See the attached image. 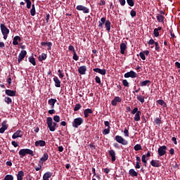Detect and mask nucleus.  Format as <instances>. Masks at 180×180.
<instances>
[{"instance_id":"obj_1","label":"nucleus","mask_w":180,"mask_h":180,"mask_svg":"<svg viewBox=\"0 0 180 180\" xmlns=\"http://www.w3.org/2000/svg\"><path fill=\"white\" fill-rule=\"evenodd\" d=\"M105 24L106 30L108 32H110L111 30V25L112 23L110 22V21L109 20H106L105 17H102V18L101 19L100 21H98V27L99 28H103V25Z\"/></svg>"},{"instance_id":"obj_2","label":"nucleus","mask_w":180,"mask_h":180,"mask_svg":"<svg viewBox=\"0 0 180 180\" xmlns=\"http://www.w3.org/2000/svg\"><path fill=\"white\" fill-rule=\"evenodd\" d=\"M49 158V155L47 153H44L42 158L39 160L38 166H34V168L35 169V171L39 172L41 171L42 169V167L44 165V162H46V161Z\"/></svg>"},{"instance_id":"obj_3","label":"nucleus","mask_w":180,"mask_h":180,"mask_svg":"<svg viewBox=\"0 0 180 180\" xmlns=\"http://www.w3.org/2000/svg\"><path fill=\"white\" fill-rule=\"evenodd\" d=\"M19 155L20 158H23V157L26 156V155H30L32 157L34 155L33 150H31V149L29 148L20 149L19 151Z\"/></svg>"},{"instance_id":"obj_4","label":"nucleus","mask_w":180,"mask_h":180,"mask_svg":"<svg viewBox=\"0 0 180 180\" xmlns=\"http://www.w3.org/2000/svg\"><path fill=\"white\" fill-rule=\"evenodd\" d=\"M84 122V120L82 117H77L74 119L72 125L73 128L77 129L80 125H82Z\"/></svg>"},{"instance_id":"obj_5","label":"nucleus","mask_w":180,"mask_h":180,"mask_svg":"<svg viewBox=\"0 0 180 180\" xmlns=\"http://www.w3.org/2000/svg\"><path fill=\"white\" fill-rule=\"evenodd\" d=\"M46 124L48 125V128L51 131V132H54V131L56 130V128H54L53 127V118L51 117H47L46 119Z\"/></svg>"},{"instance_id":"obj_6","label":"nucleus","mask_w":180,"mask_h":180,"mask_svg":"<svg viewBox=\"0 0 180 180\" xmlns=\"http://www.w3.org/2000/svg\"><path fill=\"white\" fill-rule=\"evenodd\" d=\"M115 139L117 143H121L122 146H127L129 143L128 141L123 139L122 136L117 135Z\"/></svg>"},{"instance_id":"obj_7","label":"nucleus","mask_w":180,"mask_h":180,"mask_svg":"<svg viewBox=\"0 0 180 180\" xmlns=\"http://www.w3.org/2000/svg\"><path fill=\"white\" fill-rule=\"evenodd\" d=\"M27 51L26 50H22L18 55V62L19 64L22 62V60L26 57L27 56Z\"/></svg>"},{"instance_id":"obj_8","label":"nucleus","mask_w":180,"mask_h":180,"mask_svg":"<svg viewBox=\"0 0 180 180\" xmlns=\"http://www.w3.org/2000/svg\"><path fill=\"white\" fill-rule=\"evenodd\" d=\"M167 150V147L165 146V145H163V146H160L158 148V155L159 156H163L166 154Z\"/></svg>"},{"instance_id":"obj_9","label":"nucleus","mask_w":180,"mask_h":180,"mask_svg":"<svg viewBox=\"0 0 180 180\" xmlns=\"http://www.w3.org/2000/svg\"><path fill=\"white\" fill-rule=\"evenodd\" d=\"M137 72L133 71V70H131L130 72H126V74L124 75V77L125 78H136L137 77Z\"/></svg>"},{"instance_id":"obj_10","label":"nucleus","mask_w":180,"mask_h":180,"mask_svg":"<svg viewBox=\"0 0 180 180\" xmlns=\"http://www.w3.org/2000/svg\"><path fill=\"white\" fill-rule=\"evenodd\" d=\"M76 9L77 11H82L84 13H90V11H89V8L86 7V6H84L81 4H79V6H77Z\"/></svg>"},{"instance_id":"obj_11","label":"nucleus","mask_w":180,"mask_h":180,"mask_svg":"<svg viewBox=\"0 0 180 180\" xmlns=\"http://www.w3.org/2000/svg\"><path fill=\"white\" fill-rule=\"evenodd\" d=\"M34 146L35 147H44L46 146V143L44 140H38L34 143Z\"/></svg>"},{"instance_id":"obj_12","label":"nucleus","mask_w":180,"mask_h":180,"mask_svg":"<svg viewBox=\"0 0 180 180\" xmlns=\"http://www.w3.org/2000/svg\"><path fill=\"white\" fill-rule=\"evenodd\" d=\"M23 136V133L21 130H17L13 134L12 138L13 139H18V138H22Z\"/></svg>"},{"instance_id":"obj_13","label":"nucleus","mask_w":180,"mask_h":180,"mask_svg":"<svg viewBox=\"0 0 180 180\" xmlns=\"http://www.w3.org/2000/svg\"><path fill=\"white\" fill-rule=\"evenodd\" d=\"M122 101V98L119 96H115L113 100L111 101V104L112 106H117V103H121Z\"/></svg>"},{"instance_id":"obj_14","label":"nucleus","mask_w":180,"mask_h":180,"mask_svg":"<svg viewBox=\"0 0 180 180\" xmlns=\"http://www.w3.org/2000/svg\"><path fill=\"white\" fill-rule=\"evenodd\" d=\"M1 27V34H9L10 30L9 29H8V27H6V25H5L4 24H1L0 25Z\"/></svg>"},{"instance_id":"obj_15","label":"nucleus","mask_w":180,"mask_h":180,"mask_svg":"<svg viewBox=\"0 0 180 180\" xmlns=\"http://www.w3.org/2000/svg\"><path fill=\"white\" fill-rule=\"evenodd\" d=\"M8 125H7V122L4 121L1 123V127L0 128V133L4 134L6 129H8Z\"/></svg>"},{"instance_id":"obj_16","label":"nucleus","mask_w":180,"mask_h":180,"mask_svg":"<svg viewBox=\"0 0 180 180\" xmlns=\"http://www.w3.org/2000/svg\"><path fill=\"white\" fill-rule=\"evenodd\" d=\"M94 72H96V73H99L102 75H106V70L105 69H100L99 68H96L95 69L93 70Z\"/></svg>"},{"instance_id":"obj_17","label":"nucleus","mask_w":180,"mask_h":180,"mask_svg":"<svg viewBox=\"0 0 180 180\" xmlns=\"http://www.w3.org/2000/svg\"><path fill=\"white\" fill-rule=\"evenodd\" d=\"M53 82H55V86L60 88L61 87V81L58 79V77L55 76L53 78Z\"/></svg>"},{"instance_id":"obj_18","label":"nucleus","mask_w":180,"mask_h":180,"mask_svg":"<svg viewBox=\"0 0 180 180\" xmlns=\"http://www.w3.org/2000/svg\"><path fill=\"white\" fill-rule=\"evenodd\" d=\"M108 153H109V155L111 157L112 162H115V161L116 160L115 150H113V149H111L110 150L108 151Z\"/></svg>"},{"instance_id":"obj_19","label":"nucleus","mask_w":180,"mask_h":180,"mask_svg":"<svg viewBox=\"0 0 180 180\" xmlns=\"http://www.w3.org/2000/svg\"><path fill=\"white\" fill-rule=\"evenodd\" d=\"M120 53L122 54H124L126 49H127V46L126 45V44H124V42H122V44H120Z\"/></svg>"},{"instance_id":"obj_20","label":"nucleus","mask_w":180,"mask_h":180,"mask_svg":"<svg viewBox=\"0 0 180 180\" xmlns=\"http://www.w3.org/2000/svg\"><path fill=\"white\" fill-rule=\"evenodd\" d=\"M78 72L80 74V75H85L86 72V65H82V66H80L78 69Z\"/></svg>"},{"instance_id":"obj_21","label":"nucleus","mask_w":180,"mask_h":180,"mask_svg":"<svg viewBox=\"0 0 180 180\" xmlns=\"http://www.w3.org/2000/svg\"><path fill=\"white\" fill-rule=\"evenodd\" d=\"M156 19L158 22L165 23V17L164 15H162L161 14H157Z\"/></svg>"},{"instance_id":"obj_22","label":"nucleus","mask_w":180,"mask_h":180,"mask_svg":"<svg viewBox=\"0 0 180 180\" xmlns=\"http://www.w3.org/2000/svg\"><path fill=\"white\" fill-rule=\"evenodd\" d=\"M55 103H57L56 98H49L48 100V104L50 105L52 109L54 108Z\"/></svg>"},{"instance_id":"obj_23","label":"nucleus","mask_w":180,"mask_h":180,"mask_svg":"<svg viewBox=\"0 0 180 180\" xmlns=\"http://www.w3.org/2000/svg\"><path fill=\"white\" fill-rule=\"evenodd\" d=\"M6 94L8 96H16V91H11V89H6Z\"/></svg>"},{"instance_id":"obj_24","label":"nucleus","mask_w":180,"mask_h":180,"mask_svg":"<svg viewBox=\"0 0 180 180\" xmlns=\"http://www.w3.org/2000/svg\"><path fill=\"white\" fill-rule=\"evenodd\" d=\"M25 176L24 171L20 170L17 174V180H23V176Z\"/></svg>"},{"instance_id":"obj_25","label":"nucleus","mask_w":180,"mask_h":180,"mask_svg":"<svg viewBox=\"0 0 180 180\" xmlns=\"http://www.w3.org/2000/svg\"><path fill=\"white\" fill-rule=\"evenodd\" d=\"M20 41H21V37H19V36H15V37H13V45H18L19 42H20Z\"/></svg>"},{"instance_id":"obj_26","label":"nucleus","mask_w":180,"mask_h":180,"mask_svg":"<svg viewBox=\"0 0 180 180\" xmlns=\"http://www.w3.org/2000/svg\"><path fill=\"white\" fill-rule=\"evenodd\" d=\"M41 46H46V45H47L48 50H51V46H53V44L51 41H49V42L42 41V42H41Z\"/></svg>"},{"instance_id":"obj_27","label":"nucleus","mask_w":180,"mask_h":180,"mask_svg":"<svg viewBox=\"0 0 180 180\" xmlns=\"http://www.w3.org/2000/svg\"><path fill=\"white\" fill-rule=\"evenodd\" d=\"M151 84V81L150 80H145V81H141V82H140V86H149Z\"/></svg>"},{"instance_id":"obj_28","label":"nucleus","mask_w":180,"mask_h":180,"mask_svg":"<svg viewBox=\"0 0 180 180\" xmlns=\"http://www.w3.org/2000/svg\"><path fill=\"white\" fill-rule=\"evenodd\" d=\"M136 164L135 165V168L136 169H140L141 168V158L139 156H136Z\"/></svg>"},{"instance_id":"obj_29","label":"nucleus","mask_w":180,"mask_h":180,"mask_svg":"<svg viewBox=\"0 0 180 180\" xmlns=\"http://www.w3.org/2000/svg\"><path fill=\"white\" fill-rule=\"evenodd\" d=\"M94 111L91 109L87 108L84 110V117H88L90 114L93 113Z\"/></svg>"},{"instance_id":"obj_30","label":"nucleus","mask_w":180,"mask_h":180,"mask_svg":"<svg viewBox=\"0 0 180 180\" xmlns=\"http://www.w3.org/2000/svg\"><path fill=\"white\" fill-rule=\"evenodd\" d=\"M47 58V54L43 53L41 55H39V56L38 57V60L41 62L43 60H46Z\"/></svg>"},{"instance_id":"obj_31","label":"nucleus","mask_w":180,"mask_h":180,"mask_svg":"<svg viewBox=\"0 0 180 180\" xmlns=\"http://www.w3.org/2000/svg\"><path fill=\"white\" fill-rule=\"evenodd\" d=\"M30 15L32 17L35 16L36 15V8L34 4H32V8L30 9Z\"/></svg>"},{"instance_id":"obj_32","label":"nucleus","mask_w":180,"mask_h":180,"mask_svg":"<svg viewBox=\"0 0 180 180\" xmlns=\"http://www.w3.org/2000/svg\"><path fill=\"white\" fill-rule=\"evenodd\" d=\"M53 175V173H51L49 172L45 173L43 176L44 180H49V178H51Z\"/></svg>"},{"instance_id":"obj_33","label":"nucleus","mask_w":180,"mask_h":180,"mask_svg":"<svg viewBox=\"0 0 180 180\" xmlns=\"http://www.w3.org/2000/svg\"><path fill=\"white\" fill-rule=\"evenodd\" d=\"M150 164H151L152 167H160V164L159 163L158 160H152V161L150 162Z\"/></svg>"},{"instance_id":"obj_34","label":"nucleus","mask_w":180,"mask_h":180,"mask_svg":"<svg viewBox=\"0 0 180 180\" xmlns=\"http://www.w3.org/2000/svg\"><path fill=\"white\" fill-rule=\"evenodd\" d=\"M141 115V111L139 110L137 111V113L135 114L134 117V121H136V122H139L140 121V115Z\"/></svg>"},{"instance_id":"obj_35","label":"nucleus","mask_w":180,"mask_h":180,"mask_svg":"<svg viewBox=\"0 0 180 180\" xmlns=\"http://www.w3.org/2000/svg\"><path fill=\"white\" fill-rule=\"evenodd\" d=\"M157 103H158L159 105H160L163 108H167V103H165V101L164 100H158V101H157Z\"/></svg>"},{"instance_id":"obj_36","label":"nucleus","mask_w":180,"mask_h":180,"mask_svg":"<svg viewBox=\"0 0 180 180\" xmlns=\"http://www.w3.org/2000/svg\"><path fill=\"white\" fill-rule=\"evenodd\" d=\"M129 175L134 177L138 176V173L134 169H131L129 170Z\"/></svg>"},{"instance_id":"obj_37","label":"nucleus","mask_w":180,"mask_h":180,"mask_svg":"<svg viewBox=\"0 0 180 180\" xmlns=\"http://www.w3.org/2000/svg\"><path fill=\"white\" fill-rule=\"evenodd\" d=\"M134 150L135 151H139V150H142V146L141 144H136L134 146Z\"/></svg>"},{"instance_id":"obj_38","label":"nucleus","mask_w":180,"mask_h":180,"mask_svg":"<svg viewBox=\"0 0 180 180\" xmlns=\"http://www.w3.org/2000/svg\"><path fill=\"white\" fill-rule=\"evenodd\" d=\"M4 101L8 105L12 103V99L11 97H8V96L5 97Z\"/></svg>"},{"instance_id":"obj_39","label":"nucleus","mask_w":180,"mask_h":180,"mask_svg":"<svg viewBox=\"0 0 180 180\" xmlns=\"http://www.w3.org/2000/svg\"><path fill=\"white\" fill-rule=\"evenodd\" d=\"M29 61L31 64H32L34 66L36 65V59L33 57L28 58Z\"/></svg>"},{"instance_id":"obj_40","label":"nucleus","mask_w":180,"mask_h":180,"mask_svg":"<svg viewBox=\"0 0 180 180\" xmlns=\"http://www.w3.org/2000/svg\"><path fill=\"white\" fill-rule=\"evenodd\" d=\"M4 180H14V177L12 174H7Z\"/></svg>"},{"instance_id":"obj_41","label":"nucleus","mask_w":180,"mask_h":180,"mask_svg":"<svg viewBox=\"0 0 180 180\" xmlns=\"http://www.w3.org/2000/svg\"><path fill=\"white\" fill-rule=\"evenodd\" d=\"M25 1L27 4V9H30L31 7H32V1H31V0H25Z\"/></svg>"},{"instance_id":"obj_42","label":"nucleus","mask_w":180,"mask_h":180,"mask_svg":"<svg viewBox=\"0 0 180 180\" xmlns=\"http://www.w3.org/2000/svg\"><path fill=\"white\" fill-rule=\"evenodd\" d=\"M82 108V105L78 103L75 107H74V111L77 112L79 111V109Z\"/></svg>"},{"instance_id":"obj_43","label":"nucleus","mask_w":180,"mask_h":180,"mask_svg":"<svg viewBox=\"0 0 180 180\" xmlns=\"http://www.w3.org/2000/svg\"><path fill=\"white\" fill-rule=\"evenodd\" d=\"M53 120L55 121V122H60V115H54L53 117Z\"/></svg>"},{"instance_id":"obj_44","label":"nucleus","mask_w":180,"mask_h":180,"mask_svg":"<svg viewBox=\"0 0 180 180\" xmlns=\"http://www.w3.org/2000/svg\"><path fill=\"white\" fill-rule=\"evenodd\" d=\"M153 35L155 37H156V38L160 36V33L158 32V29H157V28L154 29V30H153Z\"/></svg>"},{"instance_id":"obj_45","label":"nucleus","mask_w":180,"mask_h":180,"mask_svg":"<svg viewBox=\"0 0 180 180\" xmlns=\"http://www.w3.org/2000/svg\"><path fill=\"white\" fill-rule=\"evenodd\" d=\"M79 57L78 56V55L77 54V53L75 52V51L73 52V60L75 61L79 60Z\"/></svg>"},{"instance_id":"obj_46","label":"nucleus","mask_w":180,"mask_h":180,"mask_svg":"<svg viewBox=\"0 0 180 180\" xmlns=\"http://www.w3.org/2000/svg\"><path fill=\"white\" fill-rule=\"evenodd\" d=\"M154 44L155 45V50H156V51L160 52V46H159L158 42V41H155Z\"/></svg>"},{"instance_id":"obj_47","label":"nucleus","mask_w":180,"mask_h":180,"mask_svg":"<svg viewBox=\"0 0 180 180\" xmlns=\"http://www.w3.org/2000/svg\"><path fill=\"white\" fill-rule=\"evenodd\" d=\"M122 84H123L124 86L129 87V83L128 82V81L127 79H123Z\"/></svg>"},{"instance_id":"obj_48","label":"nucleus","mask_w":180,"mask_h":180,"mask_svg":"<svg viewBox=\"0 0 180 180\" xmlns=\"http://www.w3.org/2000/svg\"><path fill=\"white\" fill-rule=\"evenodd\" d=\"M110 133V128H105L103 131V134L107 135L108 134Z\"/></svg>"},{"instance_id":"obj_49","label":"nucleus","mask_w":180,"mask_h":180,"mask_svg":"<svg viewBox=\"0 0 180 180\" xmlns=\"http://www.w3.org/2000/svg\"><path fill=\"white\" fill-rule=\"evenodd\" d=\"M146 155H142L141 161H142V162H143L145 164V167H146V164H147V161H146Z\"/></svg>"},{"instance_id":"obj_50","label":"nucleus","mask_w":180,"mask_h":180,"mask_svg":"<svg viewBox=\"0 0 180 180\" xmlns=\"http://www.w3.org/2000/svg\"><path fill=\"white\" fill-rule=\"evenodd\" d=\"M127 4L130 6H134V0H127Z\"/></svg>"},{"instance_id":"obj_51","label":"nucleus","mask_w":180,"mask_h":180,"mask_svg":"<svg viewBox=\"0 0 180 180\" xmlns=\"http://www.w3.org/2000/svg\"><path fill=\"white\" fill-rule=\"evenodd\" d=\"M137 99L138 101H139V102H141V103H144L145 100H144V97H142L141 96H137Z\"/></svg>"},{"instance_id":"obj_52","label":"nucleus","mask_w":180,"mask_h":180,"mask_svg":"<svg viewBox=\"0 0 180 180\" xmlns=\"http://www.w3.org/2000/svg\"><path fill=\"white\" fill-rule=\"evenodd\" d=\"M139 56L141 58V60H146V57L145 56L144 52H141L139 53Z\"/></svg>"},{"instance_id":"obj_53","label":"nucleus","mask_w":180,"mask_h":180,"mask_svg":"<svg viewBox=\"0 0 180 180\" xmlns=\"http://www.w3.org/2000/svg\"><path fill=\"white\" fill-rule=\"evenodd\" d=\"M95 82L98 84H99V85H101V78L98 76H96L95 77Z\"/></svg>"},{"instance_id":"obj_54","label":"nucleus","mask_w":180,"mask_h":180,"mask_svg":"<svg viewBox=\"0 0 180 180\" xmlns=\"http://www.w3.org/2000/svg\"><path fill=\"white\" fill-rule=\"evenodd\" d=\"M130 15H131V18H134V17L136 16L137 13H136V11L131 10V13H130Z\"/></svg>"},{"instance_id":"obj_55","label":"nucleus","mask_w":180,"mask_h":180,"mask_svg":"<svg viewBox=\"0 0 180 180\" xmlns=\"http://www.w3.org/2000/svg\"><path fill=\"white\" fill-rule=\"evenodd\" d=\"M139 109L137 107H135L133 110H131V115H136L137 112H139Z\"/></svg>"},{"instance_id":"obj_56","label":"nucleus","mask_w":180,"mask_h":180,"mask_svg":"<svg viewBox=\"0 0 180 180\" xmlns=\"http://www.w3.org/2000/svg\"><path fill=\"white\" fill-rule=\"evenodd\" d=\"M58 72L59 73V78H63L65 77L64 74L62 72L61 70H58Z\"/></svg>"},{"instance_id":"obj_57","label":"nucleus","mask_w":180,"mask_h":180,"mask_svg":"<svg viewBox=\"0 0 180 180\" xmlns=\"http://www.w3.org/2000/svg\"><path fill=\"white\" fill-rule=\"evenodd\" d=\"M124 136L129 137V131L127 129V128L124 130Z\"/></svg>"},{"instance_id":"obj_58","label":"nucleus","mask_w":180,"mask_h":180,"mask_svg":"<svg viewBox=\"0 0 180 180\" xmlns=\"http://www.w3.org/2000/svg\"><path fill=\"white\" fill-rule=\"evenodd\" d=\"M68 49L70 50V51H72L73 53L75 51V49L74 46H72V45H70L68 47Z\"/></svg>"},{"instance_id":"obj_59","label":"nucleus","mask_w":180,"mask_h":180,"mask_svg":"<svg viewBox=\"0 0 180 180\" xmlns=\"http://www.w3.org/2000/svg\"><path fill=\"white\" fill-rule=\"evenodd\" d=\"M7 82L8 83V86H11V85L12 79H11V76H8V77Z\"/></svg>"},{"instance_id":"obj_60","label":"nucleus","mask_w":180,"mask_h":180,"mask_svg":"<svg viewBox=\"0 0 180 180\" xmlns=\"http://www.w3.org/2000/svg\"><path fill=\"white\" fill-rule=\"evenodd\" d=\"M11 143L13 146H14L15 148L19 146V144L17 142H15V141H12Z\"/></svg>"},{"instance_id":"obj_61","label":"nucleus","mask_w":180,"mask_h":180,"mask_svg":"<svg viewBox=\"0 0 180 180\" xmlns=\"http://www.w3.org/2000/svg\"><path fill=\"white\" fill-rule=\"evenodd\" d=\"M161 122H162L161 119H160L158 117L155 120V122L156 124H160Z\"/></svg>"},{"instance_id":"obj_62","label":"nucleus","mask_w":180,"mask_h":180,"mask_svg":"<svg viewBox=\"0 0 180 180\" xmlns=\"http://www.w3.org/2000/svg\"><path fill=\"white\" fill-rule=\"evenodd\" d=\"M104 124L105 125V127H108L107 128L111 129V127L110 126V122L108 121H105Z\"/></svg>"},{"instance_id":"obj_63","label":"nucleus","mask_w":180,"mask_h":180,"mask_svg":"<svg viewBox=\"0 0 180 180\" xmlns=\"http://www.w3.org/2000/svg\"><path fill=\"white\" fill-rule=\"evenodd\" d=\"M119 1L121 6H124L126 4V0H119Z\"/></svg>"},{"instance_id":"obj_64","label":"nucleus","mask_w":180,"mask_h":180,"mask_svg":"<svg viewBox=\"0 0 180 180\" xmlns=\"http://www.w3.org/2000/svg\"><path fill=\"white\" fill-rule=\"evenodd\" d=\"M155 41L153 39H150L149 40V42H148V44L149 45H153V44H155Z\"/></svg>"}]
</instances>
